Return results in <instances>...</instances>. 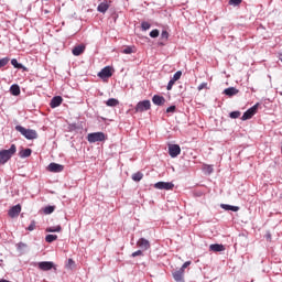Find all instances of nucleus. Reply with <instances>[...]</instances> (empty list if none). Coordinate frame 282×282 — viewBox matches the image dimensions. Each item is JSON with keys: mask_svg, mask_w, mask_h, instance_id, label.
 I'll return each instance as SVG.
<instances>
[{"mask_svg": "<svg viewBox=\"0 0 282 282\" xmlns=\"http://www.w3.org/2000/svg\"><path fill=\"white\" fill-rule=\"evenodd\" d=\"M17 153V145L12 144L9 150L0 151V165L6 164Z\"/></svg>", "mask_w": 282, "mask_h": 282, "instance_id": "1", "label": "nucleus"}, {"mask_svg": "<svg viewBox=\"0 0 282 282\" xmlns=\"http://www.w3.org/2000/svg\"><path fill=\"white\" fill-rule=\"evenodd\" d=\"M15 131H19L26 140H36L39 138L36 130L25 129L22 126H15Z\"/></svg>", "mask_w": 282, "mask_h": 282, "instance_id": "2", "label": "nucleus"}, {"mask_svg": "<svg viewBox=\"0 0 282 282\" xmlns=\"http://www.w3.org/2000/svg\"><path fill=\"white\" fill-rule=\"evenodd\" d=\"M87 140L90 142V144L96 142H105V140H107V135H105L104 132H93L87 135Z\"/></svg>", "mask_w": 282, "mask_h": 282, "instance_id": "3", "label": "nucleus"}, {"mask_svg": "<svg viewBox=\"0 0 282 282\" xmlns=\"http://www.w3.org/2000/svg\"><path fill=\"white\" fill-rule=\"evenodd\" d=\"M151 109V100L139 101L134 108L135 113H142Z\"/></svg>", "mask_w": 282, "mask_h": 282, "instance_id": "4", "label": "nucleus"}, {"mask_svg": "<svg viewBox=\"0 0 282 282\" xmlns=\"http://www.w3.org/2000/svg\"><path fill=\"white\" fill-rule=\"evenodd\" d=\"M259 109V104H256L253 107L249 108L241 117V120H250L252 116L257 113V110Z\"/></svg>", "mask_w": 282, "mask_h": 282, "instance_id": "5", "label": "nucleus"}, {"mask_svg": "<svg viewBox=\"0 0 282 282\" xmlns=\"http://www.w3.org/2000/svg\"><path fill=\"white\" fill-rule=\"evenodd\" d=\"M173 183H166V182H158L154 184V187H156L159 191H173Z\"/></svg>", "mask_w": 282, "mask_h": 282, "instance_id": "6", "label": "nucleus"}, {"mask_svg": "<svg viewBox=\"0 0 282 282\" xmlns=\"http://www.w3.org/2000/svg\"><path fill=\"white\" fill-rule=\"evenodd\" d=\"M64 169L65 166L58 163H51L47 166V171H50V173H63Z\"/></svg>", "mask_w": 282, "mask_h": 282, "instance_id": "7", "label": "nucleus"}, {"mask_svg": "<svg viewBox=\"0 0 282 282\" xmlns=\"http://www.w3.org/2000/svg\"><path fill=\"white\" fill-rule=\"evenodd\" d=\"M169 153L172 158H177L180 153H182V148L177 144H170L169 145Z\"/></svg>", "mask_w": 282, "mask_h": 282, "instance_id": "8", "label": "nucleus"}, {"mask_svg": "<svg viewBox=\"0 0 282 282\" xmlns=\"http://www.w3.org/2000/svg\"><path fill=\"white\" fill-rule=\"evenodd\" d=\"M8 215L11 217V219L19 217V215H21V205L18 204L11 207L8 212Z\"/></svg>", "mask_w": 282, "mask_h": 282, "instance_id": "9", "label": "nucleus"}, {"mask_svg": "<svg viewBox=\"0 0 282 282\" xmlns=\"http://www.w3.org/2000/svg\"><path fill=\"white\" fill-rule=\"evenodd\" d=\"M99 78H111L113 76V73H111V66H106L101 69V72L98 73Z\"/></svg>", "mask_w": 282, "mask_h": 282, "instance_id": "10", "label": "nucleus"}, {"mask_svg": "<svg viewBox=\"0 0 282 282\" xmlns=\"http://www.w3.org/2000/svg\"><path fill=\"white\" fill-rule=\"evenodd\" d=\"M137 246L138 248H140L141 250H149V248H151V242H149V240H147L145 238H140L137 241Z\"/></svg>", "mask_w": 282, "mask_h": 282, "instance_id": "11", "label": "nucleus"}, {"mask_svg": "<svg viewBox=\"0 0 282 282\" xmlns=\"http://www.w3.org/2000/svg\"><path fill=\"white\" fill-rule=\"evenodd\" d=\"M37 267H39L43 272H47V271L52 270V268H54V262H50V261L39 262Z\"/></svg>", "mask_w": 282, "mask_h": 282, "instance_id": "12", "label": "nucleus"}, {"mask_svg": "<svg viewBox=\"0 0 282 282\" xmlns=\"http://www.w3.org/2000/svg\"><path fill=\"white\" fill-rule=\"evenodd\" d=\"M61 105H63V97L61 96L53 97L50 104L52 109H56V107H61Z\"/></svg>", "mask_w": 282, "mask_h": 282, "instance_id": "13", "label": "nucleus"}, {"mask_svg": "<svg viewBox=\"0 0 282 282\" xmlns=\"http://www.w3.org/2000/svg\"><path fill=\"white\" fill-rule=\"evenodd\" d=\"M152 102H153V105H156L158 107H162V105H164V102H166V99L160 95H154L152 97Z\"/></svg>", "mask_w": 282, "mask_h": 282, "instance_id": "14", "label": "nucleus"}, {"mask_svg": "<svg viewBox=\"0 0 282 282\" xmlns=\"http://www.w3.org/2000/svg\"><path fill=\"white\" fill-rule=\"evenodd\" d=\"M173 279L176 282H184V270L180 269L173 273Z\"/></svg>", "mask_w": 282, "mask_h": 282, "instance_id": "15", "label": "nucleus"}, {"mask_svg": "<svg viewBox=\"0 0 282 282\" xmlns=\"http://www.w3.org/2000/svg\"><path fill=\"white\" fill-rule=\"evenodd\" d=\"M84 52H85V45L79 44L73 48L72 54L74 56H80V54H84Z\"/></svg>", "mask_w": 282, "mask_h": 282, "instance_id": "16", "label": "nucleus"}, {"mask_svg": "<svg viewBox=\"0 0 282 282\" xmlns=\"http://www.w3.org/2000/svg\"><path fill=\"white\" fill-rule=\"evenodd\" d=\"M209 250L212 252H224V250H226V247L224 245L215 243L209 246Z\"/></svg>", "mask_w": 282, "mask_h": 282, "instance_id": "17", "label": "nucleus"}, {"mask_svg": "<svg viewBox=\"0 0 282 282\" xmlns=\"http://www.w3.org/2000/svg\"><path fill=\"white\" fill-rule=\"evenodd\" d=\"M225 96H229V98H232V96H237L239 94V90L235 87H229L224 90Z\"/></svg>", "mask_w": 282, "mask_h": 282, "instance_id": "18", "label": "nucleus"}, {"mask_svg": "<svg viewBox=\"0 0 282 282\" xmlns=\"http://www.w3.org/2000/svg\"><path fill=\"white\" fill-rule=\"evenodd\" d=\"M98 12H101L105 14L107 10H109V2L107 0L102 1L98 7H97Z\"/></svg>", "mask_w": 282, "mask_h": 282, "instance_id": "19", "label": "nucleus"}, {"mask_svg": "<svg viewBox=\"0 0 282 282\" xmlns=\"http://www.w3.org/2000/svg\"><path fill=\"white\" fill-rule=\"evenodd\" d=\"M10 93H11L12 96H20L21 95V87H19V85H17V84H13L10 87Z\"/></svg>", "mask_w": 282, "mask_h": 282, "instance_id": "20", "label": "nucleus"}, {"mask_svg": "<svg viewBox=\"0 0 282 282\" xmlns=\"http://www.w3.org/2000/svg\"><path fill=\"white\" fill-rule=\"evenodd\" d=\"M32 155V149L28 148L19 152V156L22 159L30 158Z\"/></svg>", "mask_w": 282, "mask_h": 282, "instance_id": "21", "label": "nucleus"}, {"mask_svg": "<svg viewBox=\"0 0 282 282\" xmlns=\"http://www.w3.org/2000/svg\"><path fill=\"white\" fill-rule=\"evenodd\" d=\"M220 206L221 208H224V210H232V213L239 212V207L237 206L226 205V204H221Z\"/></svg>", "mask_w": 282, "mask_h": 282, "instance_id": "22", "label": "nucleus"}, {"mask_svg": "<svg viewBox=\"0 0 282 282\" xmlns=\"http://www.w3.org/2000/svg\"><path fill=\"white\" fill-rule=\"evenodd\" d=\"M106 105L107 107H118V105H120V101H118V99L116 98H110L107 100Z\"/></svg>", "mask_w": 282, "mask_h": 282, "instance_id": "23", "label": "nucleus"}, {"mask_svg": "<svg viewBox=\"0 0 282 282\" xmlns=\"http://www.w3.org/2000/svg\"><path fill=\"white\" fill-rule=\"evenodd\" d=\"M11 65H13V67H15V69H25L23 64H19V61H17V58L11 59Z\"/></svg>", "mask_w": 282, "mask_h": 282, "instance_id": "24", "label": "nucleus"}, {"mask_svg": "<svg viewBox=\"0 0 282 282\" xmlns=\"http://www.w3.org/2000/svg\"><path fill=\"white\" fill-rule=\"evenodd\" d=\"M63 230V227L61 225H57L56 227H47L46 232H61Z\"/></svg>", "mask_w": 282, "mask_h": 282, "instance_id": "25", "label": "nucleus"}, {"mask_svg": "<svg viewBox=\"0 0 282 282\" xmlns=\"http://www.w3.org/2000/svg\"><path fill=\"white\" fill-rule=\"evenodd\" d=\"M142 177H144V174H142V172H137V173L132 174L133 182H140L142 180Z\"/></svg>", "mask_w": 282, "mask_h": 282, "instance_id": "26", "label": "nucleus"}, {"mask_svg": "<svg viewBox=\"0 0 282 282\" xmlns=\"http://www.w3.org/2000/svg\"><path fill=\"white\" fill-rule=\"evenodd\" d=\"M135 46H126L122 51V54H134Z\"/></svg>", "mask_w": 282, "mask_h": 282, "instance_id": "27", "label": "nucleus"}, {"mask_svg": "<svg viewBox=\"0 0 282 282\" xmlns=\"http://www.w3.org/2000/svg\"><path fill=\"white\" fill-rule=\"evenodd\" d=\"M56 239H58V236H56V235H47V236L45 237V241H46L47 243H52L53 241H56Z\"/></svg>", "mask_w": 282, "mask_h": 282, "instance_id": "28", "label": "nucleus"}, {"mask_svg": "<svg viewBox=\"0 0 282 282\" xmlns=\"http://www.w3.org/2000/svg\"><path fill=\"white\" fill-rule=\"evenodd\" d=\"M241 116L240 111H232L229 113V118H231L232 120H237V118H239Z\"/></svg>", "mask_w": 282, "mask_h": 282, "instance_id": "29", "label": "nucleus"}, {"mask_svg": "<svg viewBox=\"0 0 282 282\" xmlns=\"http://www.w3.org/2000/svg\"><path fill=\"white\" fill-rule=\"evenodd\" d=\"M54 210H55V207H54V206H46V207L44 208V214H45V215H52V213H54Z\"/></svg>", "mask_w": 282, "mask_h": 282, "instance_id": "30", "label": "nucleus"}, {"mask_svg": "<svg viewBox=\"0 0 282 282\" xmlns=\"http://www.w3.org/2000/svg\"><path fill=\"white\" fill-rule=\"evenodd\" d=\"M150 36L151 39H158V36H160V30L154 29L150 32Z\"/></svg>", "mask_w": 282, "mask_h": 282, "instance_id": "31", "label": "nucleus"}, {"mask_svg": "<svg viewBox=\"0 0 282 282\" xmlns=\"http://www.w3.org/2000/svg\"><path fill=\"white\" fill-rule=\"evenodd\" d=\"M182 78V70H177L174 76L172 77V80H174L175 83H177V80H180Z\"/></svg>", "mask_w": 282, "mask_h": 282, "instance_id": "32", "label": "nucleus"}, {"mask_svg": "<svg viewBox=\"0 0 282 282\" xmlns=\"http://www.w3.org/2000/svg\"><path fill=\"white\" fill-rule=\"evenodd\" d=\"M8 63H10V59L8 57H3L0 59V69L1 67H6V65H8Z\"/></svg>", "mask_w": 282, "mask_h": 282, "instance_id": "33", "label": "nucleus"}, {"mask_svg": "<svg viewBox=\"0 0 282 282\" xmlns=\"http://www.w3.org/2000/svg\"><path fill=\"white\" fill-rule=\"evenodd\" d=\"M141 28H142L143 32H147V30H150V29H151V23H149V22H142V23H141Z\"/></svg>", "mask_w": 282, "mask_h": 282, "instance_id": "34", "label": "nucleus"}, {"mask_svg": "<svg viewBox=\"0 0 282 282\" xmlns=\"http://www.w3.org/2000/svg\"><path fill=\"white\" fill-rule=\"evenodd\" d=\"M26 230H29L30 232H32V230H36V221L32 220Z\"/></svg>", "mask_w": 282, "mask_h": 282, "instance_id": "35", "label": "nucleus"}, {"mask_svg": "<svg viewBox=\"0 0 282 282\" xmlns=\"http://www.w3.org/2000/svg\"><path fill=\"white\" fill-rule=\"evenodd\" d=\"M74 265H76V262H74L73 259H68V262H67V264H66V268H67L68 270H72V268H74Z\"/></svg>", "mask_w": 282, "mask_h": 282, "instance_id": "36", "label": "nucleus"}, {"mask_svg": "<svg viewBox=\"0 0 282 282\" xmlns=\"http://www.w3.org/2000/svg\"><path fill=\"white\" fill-rule=\"evenodd\" d=\"M17 248H18V250H25V248H28V243H25V242H19V243L17 245Z\"/></svg>", "mask_w": 282, "mask_h": 282, "instance_id": "37", "label": "nucleus"}, {"mask_svg": "<svg viewBox=\"0 0 282 282\" xmlns=\"http://www.w3.org/2000/svg\"><path fill=\"white\" fill-rule=\"evenodd\" d=\"M243 0H229V6H241Z\"/></svg>", "mask_w": 282, "mask_h": 282, "instance_id": "38", "label": "nucleus"}, {"mask_svg": "<svg viewBox=\"0 0 282 282\" xmlns=\"http://www.w3.org/2000/svg\"><path fill=\"white\" fill-rule=\"evenodd\" d=\"M177 107L175 106H170L167 109H166V113H175Z\"/></svg>", "mask_w": 282, "mask_h": 282, "instance_id": "39", "label": "nucleus"}, {"mask_svg": "<svg viewBox=\"0 0 282 282\" xmlns=\"http://www.w3.org/2000/svg\"><path fill=\"white\" fill-rule=\"evenodd\" d=\"M161 39H164L165 41H169V31H162Z\"/></svg>", "mask_w": 282, "mask_h": 282, "instance_id": "40", "label": "nucleus"}, {"mask_svg": "<svg viewBox=\"0 0 282 282\" xmlns=\"http://www.w3.org/2000/svg\"><path fill=\"white\" fill-rule=\"evenodd\" d=\"M173 85H175V80L172 79L167 84V87H166L167 91H171V89H173Z\"/></svg>", "mask_w": 282, "mask_h": 282, "instance_id": "41", "label": "nucleus"}, {"mask_svg": "<svg viewBox=\"0 0 282 282\" xmlns=\"http://www.w3.org/2000/svg\"><path fill=\"white\" fill-rule=\"evenodd\" d=\"M206 87H208V84H207V83H202V84L198 86V91H202V89H206Z\"/></svg>", "mask_w": 282, "mask_h": 282, "instance_id": "42", "label": "nucleus"}, {"mask_svg": "<svg viewBox=\"0 0 282 282\" xmlns=\"http://www.w3.org/2000/svg\"><path fill=\"white\" fill-rule=\"evenodd\" d=\"M142 250L134 251L131 257H142Z\"/></svg>", "mask_w": 282, "mask_h": 282, "instance_id": "43", "label": "nucleus"}, {"mask_svg": "<svg viewBox=\"0 0 282 282\" xmlns=\"http://www.w3.org/2000/svg\"><path fill=\"white\" fill-rule=\"evenodd\" d=\"M188 265H191V261H186V262L181 267V270H183V272H185V270L187 269Z\"/></svg>", "mask_w": 282, "mask_h": 282, "instance_id": "44", "label": "nucleus"}, {"mask_svg": "<svg viewBox=\"0 0 282 282\" xmlns=\"http://www.w3.org/2000/svg\"><path fill=\"white\" fill-rule=\"evenodd\" d=\"M0 282H10V281H8V280H0Z\"/></svg>", "mask_w": 282, "mask_h": 282, "instance_id": "45", "label": "nucleus"}]
</instances>
